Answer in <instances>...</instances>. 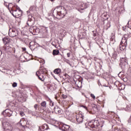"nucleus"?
I'll return each instance as SVG.
<instances>
[{
  "instance_id": "f257e3e1",
  "label": "nucleus",
  "mask_w": 131,
  "mask_h": 131,
  "mask_svg": "<svg viewBox=\"0 0 131 131\" xmlns=\"http://www.w3.org/2000/svg\"><path fill=\"white\" fill-rule=\"evenodd\" d=\"M54 9L53 10V9L51 10V13L53 12V16L57 19H61V18H64L65 17L66 14H67V11L65 7L59 6L57 8L56 12L55 13Z\"/></svg>"
},
{
  "instance_id": "f03ea898",
  "label": "nucleus",
  "mask_w": 131,
  "mask_h": 131,
  "mask_svg": "<svg viewBox=\"0 0 131 131\" xmlns=\"http://www.w3.org/2000/svg\"><path fill=\"white\" fill-rule=\"evenodd\" d=\"M16 9L14 7L12 8L10 7L11 10L10 11L11 14L13 15L14 17H16L17 16H19L20 14H22V11L20 9V8L16 7Z\"/></svg>"
},
{
  "instance_id": "7ed1b4c3",
  "label": "nucleus",
  "mask_w": 131,
  "mask_h": 131,
  "mask_svg": "<svg viewBox=\"0 0 131 131\" xmlns=\"http://www.w3.org/2000/svg\"><path fill=\"white\" fill-rule=\"evenodd\" d=\"M88 125L91 128H97L100 125V124L99 121L93 120L88 123Z\"/></svg>"
},
{
  "instance_id": "20e7f679",
  "label": "nucleus",
  "mask_w": 131,
  "mask_h": 131,
  "mask_svg": "<svg viewBox=\"0 0 131 131\" xmlns=\"http://www.w3.org/2000/svg\"><path fill=\"white\" fill-rule=\"evenodd\" d=\"M59 128L62 131H71L70 126L63 123H60L59 125Z\"/></svg>"
},
{
  "instance_id": "39448f33",
  "label": "nucleus",
  "mask_w": 131,
  "mask_h": 131,
  "mask_svg": "<svg viewBox=\"0 0 131 131\" xmlns=\"http://www.w3.org/2000/svg\"><path fill=\"white\" fill-rule=\"evenodd\" d=\"M2 125L4 127V130L5 131H12L13 129V127L10 126V124L9 122H2Z\"/></svg>"
},
{
  "instance_id": "423d86ee",
  "label": "nucleus",
  "mask_w": 131,
  "mask_h": 131,
  "mask_svg": "<svg viewBox=\"0 0 131 131\" xmlns=\"http://www.w3.org/2000/svg\"><path fill=\"white\" fill-rule=\"evenodd\" d=\"M2 114L5 117H7V116H8V117H11V116L13 115V111L10 109H6L2 112Z\"/></svg>"
},
{
  "instance_id": "0eeeda50",
  "label": "nucleus",
  "mask_w": 131,
  "mask_h": 131,
  "mask_svg": "<svg viewBox=\"0 0 131 131\" xmlns=\"http://www.w3.org/2000/svg\"><path fill=\"white\" fill-rule=\"evenodd\" d=\"M124 40L125 41L124 43H123V40H122L119 45V49L120 51H124V50L126 49V46H127V40L126 39H124Z\"/></svg>"
},
{
  "instance_id": "6e6552de",
  "label": "nucleus",
  "mask_w": 131,
  "mask_h": 131,
  "mask_svg": "<svg viewBox=\"0 0 131 131\" xmlns=\"http://www.w3.org/2000/svg\"><path fill=\"white\" fill-rule=\"evenodd\" d=\"M127 64V59L126 58H121L120 63L119 64L121 68H124L125 66Z\"/></svg>"
},
{
  "instance_id": "1a4fd4ad",
  "label": "nucleus",
  "mask_w": 131,
  "mask_h": 131,
  "mask_svg": "<svg viewBox=\"0 0 131 131\" xmlns=\"http://www.w3.org/2000/svg\"><path fill=\"white\" fill-rule=\"evenodd\" d=\"M76 120L77 122H78V124H80V123H82L83 122V118H84V116L82 114L77 115L76 116Z\"/></svg>"
},
{
  "instance_id": "9d476101",
  "label": "nucleus",
  "mask_w": 131,
  "mask_h": 131,
  "mask_svg": "<svg viewBox=\"0 0 131 131\" xmlns=\"http://www.w3.org/2000/svg\"><path fill=\"white\" fill-rule=\"evenodd\" d=\"M53 110L56 114H59V115L63 114V110L57 105L54 107Z\"/></svg>"
},
{
  "instance_id": "9b49d317",
  "label": "nucleus",
  "mask_w": 131,
  "mask_h": 131,
  "mask_svg": "<svg viewBox=\"0 0 131 131\" xmlns=\"http://www.w3.org/2000/svg\"><path fill=\"white\" fill-rule=\"evenodd\" d=\"M11 29L9 30V36H10V37H15V36H17L18 35V31L16 30H11Z\"/></svg>"
},
{
  "instance_id": "f8f14e48",
  "label": "nucleus",
  "mask_w": 131,
  "mask_h": 131,
  "mask_svg": "<svg viewBox=\"0 0 131 131\" xmlns=\"http://www.w3.org/2000/svg\"><path fill=\"white\" fill-rule=\"evenodd\" d=\"M38 131H43V130H48V129H50V127L49 125L47 124H44L43 125L41 126V128L43 130H41L40 127L38 126Z\"/></svg>"
},
{
  "instance_id": "ddd939ff",
  "label": "nucleus",
  "mask_w": 131,
  "mask_h": 131,
  "mask_svg": "<svg viewBox=\"0 0 131 131\" xmlns=\"http://www.w3.org/2000/svg\"><path fill=\"white\" fill-rule=\"evenodd\" d=\"M34 79L35 84L33 85L34 90H35V91H39V89H38V85H39V81L36 79V77H35Z\"/></svg>"
},
{
  "instance_id": "4468645a",
  "label": "nucleus",
  "mask_w": 131,
  "mask_h": 131,
  "mask_svg": "<svg viewBox=\"0 0 131 131\" xmlns=\"http://www.w3.org/2000/svg\"><path fill=\"white\" fill-rule=\"evenodd\" d=\"M31 18H32V16L30 14H29V18L27 24V25H28V26L30 27H32V26L33 25V23L32 22V19H31Z\"/></svg>"
},
{
  "instance_id": "2eb2a0df",
  "label": "nucleus",
  "mask_w": 131,
  "mask_h": 131,
  "mask_svg": "<svg viewBox=\"0 0 131 131\" xmlns=\"http://www.w3.org/2000/svg\"><path fill=\"white\" fill-rule=\"evenodd\" d=\"M39 32H40V30L39 28H37L36 26L33 27V33H34L33 35H37Z\"/></svg>"
},
{
  "instance_id": "dca6fc26",
  "label": "nucleus",
  "mask_w": 131,
  "mask_h": 131,
  "mask_svg": "<svg viewBox=\"0 0 131 131\" xmlns=\"http://www.w3.org/2000/svg\"><path fill=\"white\" fill-rule=\"evenodd\" d=\"M34 108L36 110V115H34L36 117H38V116H39V115H38V112H37V111H38L39 110V105L37 104H35L34 106Z\"/></svg>"
},
{
  "instance_id": "f3484780",
  "label": "nucleus",
  "mask_w": 131,
  "mask_h": 131,
  "mask_svg": "<svg viewBox=\"0 0 131 131\" xmlns=\"http://www.w3.org/2000/svg\"><path fill=\"white\" fill-rule=\"evenodd\" d=\"M36 76L37 77L38 79L41 80V81H43V79H41V77H40V74H39V71H37L35 73Z\"/></svg>"
},
{
  "instance_id": "a211bd4d",
  "label": "nucleus",
  "mask_w": 131,
  "mask_h": 131,
  "mask_svg": "<svg viewBox=\"0 0 131 131\" xmlns=\"http://www.w3.org/2000/svg\"><path fill=\"white\" fill-rule=\"evenodd\" d=\"M62 71V70H61V69L60 68H57V69H55L53 72L54 73H55V74H57V75H59V74H60V73H61V72Z\"/></svg>"
},
{
  "instance_id": "6ab92c4d",
  "label": "nucleus",
  "mask_w": 131,
  "mask_h": 131,
  "mask_svg": "<svg viewBox=\"0 0 131 131\" xmlns=\"http://www.w3.org/2000/svg\"><path fill=\"white\" fill-rule=\"evenodd\" d=\"M47 101L49 102V105H50L51 107H54L55 106V102L52 101L51 98H48V99H47Z\"/></svg>"
},
{
  "instance_id": "aec40b11",
  "label": "nucleus",
  "mask_w": 131,
  "mask_h": 131,
  "mask_svg": "<svg viewBox=\"0 0 131 131\" xmlns=\"http://www.w3.org/2000/svg\"><path fill=\"white\" fill-rule=\"evenodd\" d=\"M112 59L114 60V61L117 59V53H116V52L113 53Z\"/></svg>"
},
{
  "instance_id": "412c9836",
  "label": "nucleus",
  "mask_w": 131,
  "mask_h": 131,
  "mask_svg": "<svg viewBox=\"0 0 131 131\" xmlns=\"http://www.w3.org/2000/svg\"><path fill=\"white\" fill-rule=\"evenodd\" d=\"M79 35V37L81 38V39H82V38H85L86 35V32H82L80 33Z\"/></svg>"
},
{
  "instance_id": "4be33fe9",
  "label": "nucleus",
  "mask_w": 131,
  "mask_h": 131,
  "mask_svg": "<svg viewBox=\"0 0 131 131\" xmlns=\"http://www.w3.org/2000/svg\"><path fill=\"white\" fill-rule=\"evenodd\" d=\"M59 53H60V51L57 49L53 50L52 52V54L53 56H57V55H59Z\"/></svg>"
},
{
  "instance_id": "5701e85b",
  "label": "nucleus",
  "mask_w": 131,
  "mask_h": 131,
  "mask_svg": "<svg viewBox=\"0 0 131 131\" xmlns=\"http://www.w3.org/2000/svg\"><path fill=\"white\" fill-rule=\"evenodd\" d=\"M3 41L4 42V43L6 45H8V43H10V39L8 38H4L3 39Z\"/></svg>"
},
{
  "instance_id": "b1692460",
  "label": "nucleus",
  "mask_w": 131,
  "mask_h": 131,
  "mask_svg": "<svg viewBox=\"0 0 131 131\" xmlns=\"http://www.w3.org/2000/svg\"><path fill=\"white\" fill-rule=\"evenodd\" d=\"M92 32L93 33V39H97V36H98V32L96 31H93Z\"/></svg>"
},
{
  "instance_id": "393cba45",
  "label": "nucleus",
  "mask_w": 131,
  "mask_h": 131,
  "mask_svg": "<svg viewBox=\"0 0 131 131\" xmlns=\"http://www.w3.org/2000/svg\"><path fill=\"white\" fill-rule=\"evenodd\" d=\"M84 9H86V6H85V4H82L78 9V11H83Z\"/></svg>"
},
{
  "instance_id": "a878e982",
  "label": "nucleus",
  "mask_w": 131,
  "mask_h": 131,
  "mask_svg": "<svg viewBox=\"0 0 131 131\" xmlns=\"http://www.w3.org/2000/svg\"><path fill=\"white\" fill-rule=\"evenodd\" d=\"M40 105L42 108H47V101H43L41 102Z\"/></svg>"
},
{
  "instance_id": "bb28decb",
  "label": "nucleus",
  "mask_w": 131,
  "mask_h": 131,
  "mask_svg": "<svg viewBox=\"0 0 131 131\" xmlns=\"http://www.w3.org/2000/svg\"><path fill=\"white\" fill-rule=\"evenodd\" d=\"M28 13H30L32 16V14H33V6H31L30 7L29 11H28Z\"/></svg>"
},
{
  "instance_id": "cd10ccee",
  "label": "nucleus",
  "mask_w": 131,
  "mask_h": 131,
  "mask_svg": "<svg viewBox=\"0 0 131 131\" xmlns=\"http://www.w3.org/2000/svg\"><path fill=\"white\" fill-rule=\"evenodd\" d=\"M9 5H12V3L9 4V5H8L7 3H4V5L5 6V7H6V8H8V9H9V10L10 11L11 9V8L9 7Z\"/></svg>"
},
{
  "instance_id": "c85d7f7f",
  "label": "nucleus",
  "mask_w": 131,
  "mask_h": 131,
  "mask_svg": "<svg viewBox=\"0 0 131 131\" xmlns=\"http://www.w3.org/2000/svg\"><path fill=\"white\" fill-rule=\"evenodd\" d=\"M106 27V30H107L108 28H110L111 27V25H110V21H107V23L105 25Z\"/></svg>"
},
{
  "instance_id": "c756f323",
  "label": "nucleus",
  "mask_w": 131,
  "mask_h": 131,
  "mask_svg": "<svg viewBox=\"0 0 131 131\" xmlns=\"http://www.w3.org/2000/svg\"><path fill=\"white\" fill-rule=\"evenodd\" d=\"M33 26L29 28V31L30 32V33H32V34H33Z\"/></svg>"
},
{
  "instance_id": "7c9ffc66",
  "label": "nucleus",
  "mask_w": 131,
  "mask_h": 131,
  "mask_svg": "<svg viewBox=\"0 0 131 131\" xmlns=\"http://www.w3.org/2000/svg\"><path fill=\"white\" fill-rule=\"evenodd\" d=\"M64 62H66L67 64H69V65H70L71 66V63H70V60L68 59H66L64 60Z\"/></svg>"
},
{
  "instance_id": "2f4dec72",
  "label": "nucleus",
  "mask_w": 131,
  "mask_h": 131,
  "mask_svg": "<svg viewBox=\"0 0 131 131\" xmlns=\"http://www.w3.org/2000/svg\"><path fill=\"white\" fill-rule=\"evenodd\" d=\"M81 107H82V108H84V109H85V110H86V111H89V110L88 109V107L85 105H81Z\"/></svg>"
},
{
  "instance_id": "473e14b6",
  "label": "nucleus",
  "mask_w": 131,
  "mask_h": 131,
  "mask_svg": "<svg viewBox=\"0 0 131 131\" xmlns=\"http://www.w3.org/2000/svg\"><path fill=\"white\" fill-rule=\"evenodd\" d=\"M61 97H62V99H67V97H68L67 95H66L65 94H62L61 95Z\"/></svg>"
},
{
  "instance_id": "72a5a7b5",
  "label": "nucleus",
  "mask_w": 131,
  "mask_h": 131,
  "mask_svg": "<svg viewBox=\"0 0 131 131\" xmlns=\"http://www.w3.org/2000/svg\"><path fill=\"white\" fill-rule=\"evenodd\" d=\"M52 45L53 46V47H55V48L57 47V45H56V42H55V41H53L52 42Z\"/></svg>"
},
{
  "instance_id": "f704fd0d",
  "label": "nucleus",
  "mask_w": 131,
  "mask_h": 131,
  "mask_svg": "<svg viewBox=\"0 0 131 131\" xmlns=\"http://www.w3.org/2000/svg\"><path fill=\"white\" fill-rule=\"evenodd\" d=\"M17 83L16 82H13V83L12 84V86L13 88H16V86H17Z\"/></svg>"
},
{
  "instance_id": "c9c22d12",
  "label": "nucleus",
  "mask_w": 131,
  "mask_h": 131,
  "mask_svg": "<svg viewBox=\"0 0 131 131\" xmlns=\"http://www.w3.org/2000/svg\"><path fill=\"white\" fill-rule=\"evenodd\" d=\"M68 58H70V56H71V52H69L67 54Z\"/></svg>"
},
{
  "instance_id": "e433bc0d",
  "label": "nucleus",
  "mask_w": 131,
  "mask_h": 131,
  "mask_svg": "<svg viewBox=\"0 0 131 131\" xmlns=\"http://www.w3.org/2000/svg\"><path fill=\"white\" fill-rule=\"evenodd\" d=\"M76 82H78V83H80V84H82V80H81L80 81L79 80H78Z\"/></svg>"
},
{
  "instance_id": "4c0bfd02",
  "label": "nucleus",
  "mask_w": 131,
  "mask_h": 131,
  "mask_svg": "<svg viewBox=\"0 0 131 131\" xmlns=\"http://www.w3.org/2000/svg\"><path fill=\"white\" fill-rule=\"evenodd\" d=\"M91 97L92 98V99H96V96H95V95L91 94Z\"/></svg>"
},
{
  "instance_id": "58836bf2",
  "label": "nucleus",
  "mask_w": 131,
  "mask_h": 131,
  "mask_svg": "<svg viewBox=\"0 0 131 131\" xmlns=\"http://www.w3.org/2000/svg\"><path fill=\"white\" fill-rule=\"evenodd\" d=\"M3 49L4 51H8V48H7V46H6V45L4 46Z\"/></svg>"
},
{
  "instance_id": "ea45409f",
  "label": "nucleus",
  "mask_w": 131,
  "mask_h": 131,
  "mask_svg": "<svg viewBox=\"0 0 131 131\" xmlns=\"http://www.w3.org/2000/svg\"><path fill=\"white\" fill-rule=\"evenodd\" d=\"M128 123H129V124H131V117H130L129 119L128 120Z\"/></svg>"
},
{
  "instance_id": "a19ab883",
  "label": "nucleus",
  "mask_w": 131,
  "mask_h": 131,
  "mask_svg": "<svg viewBox=\"0 0 131 131\" xmlns=\"http://www.w3.org/2000/svg\"><path fill=\"white\" fill-rule=\"evenodd\" d=\"M20 116H24V112H21L20 113Z\"/></svg>"
},
{
  "instance_id": "79ce46f5",
  "label": "nucleus",
  "mask_w": 131,
  "mask_h": 131,
  "mask_svg": "<svg viewBox=\"0 0 131 131\" xmlns=\"http://www.w3.org/2000/svg\"><path fill=\"white\" fill-rule=\"evenodd\" d=\"M40 77L42 79H43V81H45V76L40 75Z\"/></svg>"
},
{
  "instance_id": "37998d69",
  "label": "nucleus",
  "mask_w": 131,
  "mask_h": 131,
  "mask_svg": "<svg viewBox=\"0 0 131 131\" xmlns=\"http://www.w3.org/2000/svg\"><path fill=\"white\" fill-rule=\"evenodd\" d=\"M127 108H128V110L129 111H131V105L130 106H127Z\"/></svg>"
},
{
  "instance_id": "c03bdc74",
  "label": "nucleus",
  "mask_w": 131,
  "mask_h": 131,
  "mask_svg": "<svg viewBox=\"0 0 131 131\" xmlns=\"http://www.w3.org/2000/svg\"><path fill=\"white\" fill-rule=\"evenodd\" d=\"M30 49L32 51V46H31V42L30 43Z\"/></svg>"
},
{
  "instance_id": "a18cd8bd",
  "label": "nucleus",
  "mask_w": 131,
  "mask_h": 131,
  "mask_svg": "<svg viewBox=\"0 0 131 131\" xmlns=\"http://www.w3.org/2000/svg\"><path fill=\"white\" fill-rule=\"evenodd\" d=\"M22 50L23 52H25V51H26V48H22Z\"/></svg>"
},
{
  "instance_id": "49530a36",
  "label": "nucleus",
  "mask_w": 131,
  "mask_h": 131,
  "mask_svg": "<svg viewBox=\"0 0 131 131\" xmlns=\"http://www.w3.org/2000/svg\"><path fill=\"white\" fill-rule=\"evenodd\" d=\"M98 85H101V82L100 81H98Z\"/></svg>"
},
{
  "instance_id": "de8ad7c7",
  "label": "nucleus",
  "mask_w": 131,
  "mask_h": 131,
  "mask_svg": "<svg viewBox=\"0 0 131 131\" xmlns=\"http://www.w3.org/2000/svg\"><path fill=\"white\" fill-rule=\"evenodd\" d=\"M51 86H52V85H51V84H48V88H49V89H50V88H51Z\"/></svg>"
},
{
  "instance_id": "09e8293b",
  "label": "nucleus",
  "mask_w": 131,
  "mask_h": 131,
  "mask_svg": "<svg viewBox=\"0 0 131 131\" xmlns=\"http://www.w3.org/2000/svg\"><path fill=\"white\" fill-rule=\"evenodd\" d=\"M2 54H3V52H2V50L0 49V56H2Z\"/></svg>"
},
{
  "instance_id": "8fccbe9b",
  "label": "nucleus",
  "mask_w": 131,
  "mask_h": 131,
  "mask_svg": "<svg viewBox=\"0 0 131 131\" xmlns=\"http://www.w3.org/2000/svg\"><path fill=\"white\" fill-rule=\"evenodd\" d=\"M60 58H59V60H62V55H60Z\"/></svg>"
},
{
  "instance_id": "3c124183",
  "label": "nucleus",
  "mask_w": 131,
  "mask_h": 131,
  "mask_svg": "<svg viewBox=\"0 0 131 131\" xmlns=\"http://www.w3.org/2000/svg\"><path fill=\"white\" fill-rule=\"evenodd\" d=\"M108 19V17H107L106 18H104V20H107Z\"/></svg>"
},
{
  "instance_id": "603ef678",
  "label": "nucleus",
  "mask_w": 131,
  "mask_h": 131,
  "mask_svg": "<svg viewBox=\"0 0 131 131\" xmlns=\"http://www.w3.org/2000/svg\"><path fill=\"white\" fill-rule=\"evenodd\" d=\"M123 30H125V27H123Z\"/></svg>"
},
{
  "instance_id": "864d4df0",
  "label": "nucleus",
  "mask_w": 131,
  "mask_h": 131,
  "mask_svg": "<svg viewBox=\"0 0 131 131\" xmlns=\"http://www.w3.org/2000/svg\"><path fill=\"white\" fill-rule=\"evenodd\" d=\"M55 0H50V1L52 2V3H53V2H55Z\"/></svg>"
},
{
  "instance_id": "5fc2aeb1",
  "label": "nucleus",
  "mask_w": 131,
  "mask_h": 131,
  "mask_svg": "<svg viewBox=\"0 0 131 131\" xmlns=\"http://www.w3.org/2000/svg\"><path fill=\"white\" fill-rule=\"evenodd\" d=\"M13 52H14V53H16V50L14 49Z\"/></svg>"
},
{
  "instance_id": "6e6d98bb",
  "label": "nucleus",
  "mask_w": 131,
  "mask_h": 131,
  "mask_svg": "<svg viewBox=\"0 0 131 131\" xmlns=\"http://www.w3.org/2000/svg\"><path fill=\"white\" fill-rule=\"evenodd\" d=\"M18 3L20 2V0H16Z\"/></svg>"
},
{
  "instance_id": "4d7b16f0",
  "label": "nucleus",
  "mask_w": 131,
  "mask_h": 131,
  "mask_svg": "<svg viewBox=\"0 0 131 131\" xmlns=\"http://www.w3.org/2000/svg\"><path fill=\"white\" fill-rule=\"evenodd\" d=\"M104 17H107V15H104Z\"/></svg>"
},
{
  "instance_id": "13d9d810",
  "label": "nucleus",
  "mask_w": 131,
  "mask_h": 131,
  "mask_svg": "<svg viewBox=\"0 0 131 131\" xmlns=\"http://www.w3.org/2000/svg\"><path fill=\"white\" fill-rule=\"evenodd\" d=\"M95 61H97V58L94 59Z\"/></svg>"
},
{
  "instance_id": "bf43d9fd",
  "label": "nucleus",
  "mask_w": 131,
  "mask_h": 131,
  "mask_svg": "<svg viewBox=\"0 0 131 131\" xmlns=\"http://www.w3.org/2000/svg\"><path fill=\"white\" fill-rule=\"evenodd\" d=\"M124 81H126V80H124V79H123Z\"/></svg>"
},
{
  "instance_id": "052dcab7",
  "label": "nucleus",
  "mask_w": 131,
  "mask_h": 131,
  "mask_svg": "<svg viewBox=\"0 0 131 131\" xmlns=\"http://www.w3.org/2000/svg\"><path fill=\"white\" fill-rule=\"evenodd\" d=\"M42 73H45V71H42Z\"/></svg>"
},
{
  "instance_id": "680f3d73",
  "label": "nucleus",
  "mask_w": 131,
  "mask_h": 131,
  "mask_svg": "<svg viewBox=\"0 0 131 131\" xmlns=\"http://www.w3.org/2000/svg\"><path fill=\"white\" fill-rule=\"evenodd\" d=\"M32 59H33V57H32Z\"/></svg>"
},
{
  "instance_id": "e2e57ef3",
  "label": "nucleus",
  "mask_w": 131,
  "mask_h": 131,
  "mask_svg": "<svg viewBox=\"0 0 131 131\" xmlns=\"http://www.w3.org/2000/svg\"><path fill=\"white\" fill-rule=\"evenodd\" d=\"M34 42V44L35 45V42Z\"/></svg>"
},
{
  "instance_id": "0e129e2a",
  "label": "nucleus",
  "mask_w": 131,
  "mask_h": 131,
  "mask_svg": "<svg viewBox=\"0 0 131 131\" xmlns=\"http://www.w3.org/2000/svg\"><path fill=\"white\" fill-rule=\"evenodd\" d=\"M34 47H35V45H34Z\"/></svg>"
},
{
  "instance_id": "69168bd1",
  "label": "nucleus",
  "mask_w": 131,
  "mask_h": 131,
  "mask_svg": "<svg viewBox=\"0 0 131 131\" xmlns=\"http://www.w3.org/2000/svg\"><path fill=\"white\" fill-rule=\"evenodd\" d=\"M31 56H32V55H31Z\"/></svg>"
}]
</instances>
